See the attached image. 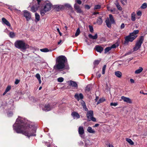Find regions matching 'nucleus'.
<instances>
[{"mask_svg":"<svg viewBox=\"0 0 147 147\" xmlns=\"http://www.w3.org/2000/svg\"><path fill=\"white\" fill-rule=\"evenodd\" d=\"M98 99V96H97L96 97V98L95 99V100L96 101H97Z\"/></svg>","mask_w":147,"mask_h":147,"instance_id":"nucleus-60","label":"nucleus"},{"mask_svg":"<svg viewBox=\"0 0 147 147\" xmlns=\"http://www.w3.org/2000/svg\"><path fill=\"white\" fill-rule=\"evenodd\" d=\"M90 8V7L88 5H85V8L86 9H89Z\"/></svg>","mask_w":147,"mask_h":147,"instance_id":"nucleus-50","label":"nucleus"},{"mask_svg":"<svg viewBox=\"0 0 147 147\" xmlns=\"http://www.w3.org/2000/svg\"><path fill=\"white\" fill-rule=\"evenodd\" d=\"M35 19L37 20V22L38 21L40 20V17L39 15L36 13H35Z\"/></svg>","mask_w":147,"mask_h":147,"instance_id":"nucleus-31","label":"nucleus"},{"mask_svg":"<svg viewBox=\"0 0 147 147\" xmlns=\"http://www.w3.org/2000/svg\"><path fill=\"white\" fill-rule=\"evenodd\" d=\"M109 147H114L113 146L112 144H109Z\"/></svg>","mask_w":147,"mask_h":147,"instance_id":"nucleus-63","label":"nucleus"},{"mask_svg":"<svg viewBox=\"0 0 147 147\" xmlns=\"http://www.w3.org/2000/svg\"><path fill=\"white\" fill-rule=\"evenodd\" d=\"M65 6L69 8L71 10L73 11V9L70 5L69 4H67L65 5Z\"/></svg>","mask_w":147,"mask_h":147,"instance_id":"nucleus-40","label":"nucleus"},{"mask_svg":"<svg viewBox=\"0 0 147 147\" xmlns=\"http://www.w3.org/2000/svg\"><path fill=\"white\" fill-rule=\"evenodd\" d=\"M100 63V61L97 60H95L94 62V64L95 66L97 65Z\"/></svg>","mask_w":147,"mask_h":147,"instance_id":"nucleus-41","label":"nucleus"},{"mask_svg":"<svg viewBox=\"0 0 147 147\" xmlns=\"http://www.w3.org/2000/svg\"><path fill=\"white\" fill-rule=\"evenodd\" d=\"M20 80H19L18 79H16V80L15 82V84H17L19 83V82H20Z\"/></svg>","mask_w":147,"mask_h":147,"instance_id":"nucleus-53","label":"nucleus"},{"mask_svg":"<svg viewBox=\"0 0 147 147\" xmlns=\"http://www.w3.org/2000/svg\"><path fill=\"white\" fill-rule=\"evenodd\" d=\"M64 79L62 77H60L57 79V80L59 82H62L63 81Z\"/></svg>","mask_w":147,"mask_h":147,"instance_id":"nucleus-42","label":"nucleus"},{"mask_svg":"<svg viewBox=\"0 0 147 147\" xmlns=\"http://www.w3.org/2000/svg\"><path fill=\"white\" fill-rule=\"evenodd\" d=\"M144 38L143 36H141L139 38L136 42L135 46L133 48V50L134 51H136L140 49L141 47V45L144 41Z\"/></svg>","mask_w":147,"mask_h":147,"instance_id":"nucleus-6","label":"nucleus"},{"mask_svg":"<svg viewBox=\"0 0 147 147\" xmlns=\"http://www.w3.org/2000/svg\"><path fill=\"white\" fill-rule=\"evenodd\" d=\"M117 46H116L115 44H114L112 45L111 47H110L111 48V49L112 48H116Z\"/></svg>","mask_w":147,"mask_h":147,"instance_id":"nucleus-52","label":"nucleus"},{"mask_svg":"<svg viewBox=\"0 0 147 147\" xmlns=\"http://www.w3.org/2000/svg\"><path fill=\"white\" fill-rule=\"evenodd\" d=\"M118 105V104L117 102H112L110 103V105L111 106H114L115 107Z\"/></svg>","mask_w":147,"mask_h":147,"instance_id":"nucleus-46","label":"nucleus"},{"mask_svg":"<svg viewBox=\"0 0 147 147\" xmlns=\"http://www.w3.org/2000/svg\"><path fill=\"white\" fill-rule=\"evenodd\" d=\"M2 20L3 23L5 24L8 26H10L11 25L9 22L5 18H2Z\"/></svg>","mask_w":147,"mask_h":147,"instance_id":"nucleus-16","label":"nucleus"},{"mask_svg":"<svg viewBox=\"0 0 147 147\" xmlns=\"http://www.w3.org/2000/svg\"><path fill=\"white\" fill-rule=\"evenodd\" d=\"M87 130L88 132L90 133H94L95 132L94 130L90 127H88Z\"/></svg>","mask_w":147,"mask_h":147,"instance_id":"nucleus-24","label":"nucleus"},{"mask_svg":"<svg viewBox=\"0 0 147 147\" xmlns=\"http://www.w3.org/2000/svg\"><path fill=\"white\" fill-rule=\"evenodd\" d=\"M137 15L138 16H140L139 17H137V18L138 19H139L140 18V17L141 16L142 14V12L141 11H138V12H137Z\"/></svg>","mask_w":147,"mask_h":147,"instance_id":"nucleus-43","label":"nucleus"},{"mask_svg":"<svg viewBox=\"0 0 147 147\" xmlns=\"http://www.w3.org/2000/svg\"><path fill=\"white\" fill-rule=\"evenodd\" d=\"M95 49L97 52L101 53L103 51V48L101 46H96L95 47Z\"/></svg>","mask_w":147,"mask_h":147,"instance_id":"nucleus-15","label":"nucleus"},{"mask_svg":"<svg viewBox=\"0 0 147 147\" xmlns=\"http://www.w3.org/2000/svg\"><path fill=\"white\" fill-rule=\"evenodd\" d=\"M131 145H133L134 143V142L130 139L126 138L125 139Z\"/></svg>","mask_w":147,"mask_h":147,"instance_id":"nucleus-27","label":"nucleus"},{"mask_svg":"<svg viewBox=\"0 0 147 147\" xmlns=\"http://www.w3.org/2000/svg\"><path fill=\"white\" fill-rule=\"evenodd\" d=\"M67 61V58L65 56L61 55L58 57L57 58L56 63L54 68L55 70H60L63 69L69 70V66L65 65V63Z\"/></svg>","mask_w":147,"mask_h":147,"instance_id":"nucleus-2","label":"nucleus"},{"mask_svg":"<svg viewBox=\"0 0 147 147\" xmlns=\"http://www.w3.org/2000/svg\"><path fill=\"white\" fill-rule=\"evenodd\" d=\"M99 124H96L94 126V127H97L98 126Z\"/></svg>","mask_w":147,"mask_h":147,"instance_id":"nucleus-58","label":"nucleus"},{"mask_svg":"<svg viewBox=\"0 0 147 147\" xmlns=\"http://www.w3.org/2000/svg\"><path fill=\"white\" fill-rule=\"evenodd\" d=\"M88 27H89V30H90V32L92 33L94 31V30H93V27L92 26H91V25H89Z\"/></svg>","mask_w":147,"mask_h":147,"instance_id":"nucleus-38","label":"nucleus"},{"mask_svg":"<svg viewBox=\"0 0 147 147\" xmlns=\"http://www.w3.org/2000/svg\"><path fill=\"white\" fill-rule=\"evenodd\" d=\"M71 115L75 119L76 118L77 119H78L80 117V116L79 114L76 112H73L71 113Z\"/></svg>","mask_w":147,"mask_h":147,"instance_id":"nucleus-13","label":"nucleus"},{"mask_svg":"<svg viewBox=\"0 0 147 147\" xmlns=\"http://www.w3.org/2000/svg\"><path fill=\"white\" fill-rule=\"evenodd\" d=\"M39 7V5H33L31 7V11L33 12H34L38 9Z\"/></svg>","mask_w":147,"mask_h":147,"instance_id":"nucleus-14","label":"nucleus"},{"mask_svg":"<svg viewBox=\"0 0 147 147\" xmlns=\"http://www.w3.org/2000/svg\"><path fill=\"white\" fill-rule=\"evenodd\" d=\"M15 47L22 50H26L29 48L30 46L23 40H16L14 43Z\"/></svg>","mask_w":147,"mask_h":147,"instance_id":"nucleus-3","label":"nucleus"},{"mask_svg":"<svg viewBox=\"0 0 147 147\" xmlns=\"http://www.w3.org/2000/svg\"><path fill=\"white\" fill-rule=\"evenodd\" d=\"M13 129L18 133L22 134L29 138L31 136H35L36 129L34 126L29 125L21 121H16L13 125Z\"/></svg>","mask_w":147,"mask_h":147,"instance_id":"nucleus-1","label":"nucleus"},{"mask_svg":"<svg viewBox=\"0 0 147 147\" xmlns=\"http://www.w3.org/2000/svg\"><path fill=\"white\" fill-rule=\"evenodd\" d=\"M115 4L116 5L117 7L119 10L121 11L122 10V8L121 7L119 3L118 2V0H116Z\"/></svg>","mask_w":147,"mask_h":147,"instance_id":"nucleus-18","label":"nucleus"},{"mask_svg":"<svg viewBox=\"0 0 147 147\" xmlns=\"http://www.w3.org/2000/svg\"><path fill=\"white\" fill-rule=\"evenodd\" d=\"M115 76L118 78H120L122 77V74L120 71H116L115 72Z\"/></svg>","mask_w":147,"mask_h":147,"instance_id":"nucleus-17","label":"nucleus"},{"mask_svg":"<svg viewBox=\"0 0 147 147\" xmlns=\"http://www.w3.org/2000/svg\"><path fill=\"white\" fill-rule=\"evenodd\" d=\"M115 9H111L110 10L112 12H113V13H115Z\"/></svg>","mask_w":147,"mask_h":147,"instance_id":"nucleus-57","label":"nucleus"},{"mask_svg":"<svg viewBox=\"0 0 147 147\" xmlns=\"http://www.w3.org/2000/svg\"><path fill=\"white\" fill-rule=\"evenodd\" d=\"M56 28L57 30V31L59 33V32H60V31L59 28H58L57 27H56Z\"/></svg>","mask_w":147,"mask_h":147,"instance_id":"nucleus-62","label":"nucleus"},{"mask_svg":"<svg viewBox=\"0 0 147 147\" xmlns=\"http://www.w3.org/2000/svg\"><path fill=\"white\" fill-rule=\"evenodd\" d=\"M139 31L138 30H136L134 31L133 32L130 33L129 35L126 36L125 37V40L126 42H132L137 37V35L139 33Z\"/></svg>","mask_w":147,"mask_h":147,"instance_id":"nucleus-4","label":"nucleus"},{"mask_svg":"<svg viewBox=\"0 0 147 147\" xmlns=\"http://www.w3.org/2000/svg\"><path fill=\"white\" fill-rule=\"evenodd\" d=\"M121 98L125 102L129 103H131L132 102V100L126 97L123 96L121 97Z\"/></svg>","mask_w":147,"mask_h":147,"instance_id":"nucleus-10","label":"nucleus"},{"mask_svg":"<svg viewBox=\"0 0 147 147\" xmlns=\"http://www.w3.org/2000/svg\"><path fill=\"white\" fill-rule=\"evenodd\" d=\"M51 108L49 104L46 105L45 106L44 110L46 111H49L51 110Z\"/></svg>","mask_w":147,"mask_h":147,"instance_id":"nucleus-21","label":"nucleus"},{"mask_svg":"<svg viewBox=\"0 0 147 147\" xmlns=\"http://www.w3.org/2000/svg\"><path fill=\"white\" fill-rule=\"evenodd\" d=\"M11 89V86H8L6 89L5 90L6 92H8Z\"/></svg>","mask_w":147,"mask_h":147,"instance_id":"nucleus-47","label":"nucleus"},{"mask_svg":"<svg viewBox=\"0 0 147 147\" xmlns=\"http://www.w3.org/2000/svg\"><path fill=\"white\" fill-rule=\"evenodd\" d=\"M143 69L142 67H140L139 69L136 70L135 71V74H138L141 73L143 71Z\"/></svg>","mask_w":147,"mask_h":147,"instance_id":"nucleus-25","label":"nucleus"},{"mask_svg":"<svg viewBox=\"0 0 147 147\" xmlns=\"http://www.w3.org/2000/svg\"><path fill=\"white\" fill-rule=\"evenodd\" d=\"M24 16L26 18L27 21H28L31 18V15L30 12L27 10L24 11Z\"/></svg>","mask_w":147,"mask_h":147,"instance_id":"nucleus-8","label":"nucleus"},{"mask_svg":"<svg viewBox=\"0 0 147 147\" xmlns=\"http://www.w3.org/2000/svg\"><path fill=\"white\" fill-rule=\"evenodd\" d=\"M81 104L83 108L85 109V111H88V109L86 106L85 102L83 101L81 103Z\"/></svg>","mask_w":147,"mask_h":147,"instance_id":"nucleus-30","label":"nucleus"},{"mask_svg":"<svg viewBox=\"0 0 147 147\" xmlns=\"http://www.w3.org/2000/svg\"><path fill=\"white\" fill-rule=\"evenodd\" d=\"M38 80L39 81V83L40 84H41V81L40 79Z\"/></svg>","mask_w":147,"mask_h":147,"instance_id":"nucleus-64","label":"nucleus"},{"mask_svg":"<svg viewBox=\"0 0 147 147\" xmlns=\"http://www.w3.org/2000/svg\"><path fill=\"white\" fill-rule=\"evenodd\" d=\"M111 48L110 47H107L105 49V53H106L108 52L109 51L111 50Z\"/></svg>","mask_w":147,"mask_h":147,"instance_id":"nucleus-34","label":"nucleus"},{"mask_svg":"<svg viewBox=\"0 0 147 147\" xmlns=\"http://www.w3.org/2000/svg\"><path fill=\"white\" fill-rule=\"evenodd\" d=\"M40 51H41L44 52H49V50L48 49L46 48L41 49H40Z\"/></svg>","mask_w":147,"mask_h":147,"instance_id":"nucleus-33","label":"nucleus"},{"mask_svg":"<svg viewBox=\"0 0 147 147\" xmlns=\"http://www.w3.org/2000/svg\"><path fill=\"white\" fill-rule=\"evenodd\" d=\"M93 112L92 111H90L88 112L86 114V116L89 121L91 120L93 121H96V119L93 117Z\"/></svg>","mask_w":147,"mask_h":147,"instance_id":"nucleus-7","label":"nucleus"},{"mask_svg":"<svg viewBox=\"0 0 147 147\" xmlns=\"http://www.w3.org/2000/svg\"><path fill=\"white\" fill-rule=\"evenodd\" d=\"M88 36L89 37L93 39H96L98 38V35L97 34H95L94 36H92V34H90L88 35Z\"/></svg>","mask_w":147,"mask_h":147,"instance_id":"nucleus-19","label":"nucleus"},{"mask_svg":"<svg viewBox=\"0 0 147 147\" xmlns=\"http://www.w3.org/2000/svg\"><path fill=\"white\" fill-rule=\"evenodd\" d=\"M106 99L104 97H102L101 98H100L98 101L97 102V105H98L100 103H102L104 101H105Z\"/></svg>","mask_w":147,"mask_h":147,"instance_id":"nucleus-28","label":"nucleus"},{"mask_svg":"<svg viewBox=\"0 0 147 147\" xmlns=\"http://www.w3.org/2000/svg\"><path fill=\"white\" fill-rule=\"evenodd\" d=\"M140 93H142L143 94H144V95L146 94V95H147V93H145L144 92H142V91H140Z\"/></svg>","mask_w":147,"mask_h":147,"instance_id":"nucleus-59","label":"nucleus"},{"mask_svg":"<svg viewBox=\"0 0 147 147\" xmlns=\"http://www.w3.org/2000/svg\"><path fill=\"white\" fill-rule=\"evenodd\" d=\"M70 85L72 86L75 88H77L78 85L75 82L73 81H70Z\"/></svg>","mask_w":147,"mask_h":147,"instance_id":"nucleus-20","label":"nucleus"},{"mask_svg":"<svg viewBox=\"0 0 147 147\" xmlns=\"http://www.w3.org/2000/svg\"><path fill=\"white\" fill-rule=\"evenodd\" d=\"M80 30L79 28H78L76 31V33L75 34V36H78L80 34Z\"/></svg>","mask_w":147,"mask_h":147,"instance_id":"nucleus-37","label":"nucleus"},{"mask_svg":"<svg viewBox=\"0 0 147 147\" xmlns=\"http://www.w3.org/2000/svg\"><path fill=\"white\" fill-rule=\"evenodd\" d=\"M62 42V40H60V41L58 42V44H60Z\"/></svg>","mask_w":147,"mask_h":147,"instance_id":"nucleus-61","label":"nucleus"},{"mask_svg":"<svg viewBox=\"0 0 147 147\" xmlns=\"http://www.w3.org/2000/svg\"><path fill=\"white\" fill-rule=\"evenodd\" d=\"M35 77L38 79V80L40 79V75L38 74H36L35 76Z\"/></svg>","mask_w":147,"mask_h":147,"instance_id":"nucleus-49","label":"nucleus"},{"mask_svg":"<svg viewBox=\"0 0 147 147\" xmlns=\"http://www.w3.org/2000/svg\"><path fill=\"white\" fill-rule=\"evenodd\" d=\"M75 98L79 101L80 99H82L83 98V96L82 93H80L79 94H76L74 96Z\"/></svg>","mask_w":147,"mask_h":147,"instance_id":"nucleus-11","label":"nucleus"},{"mask_svg":"<svg viewBox=\"0 0 147 147\" xmlns=\"http://www.w3.org/2000/svg\"><path fill=\"white\" fill-rule=\"evenodd\" d=\"M99 13V12H94L93 14H92V15H95L96 14H98Z\"/></svg>","mask_w":147,"mask_h":147,"instance_id":"nucleus-56","label":"nucleus"},{"mask_svg":"<svg viewBox=\"0 0 147 147\" xmlns=\"http://www.w3.org/2000/svg\"><path fill=\"white\" fill-rule=\"evenodd\" d=\"M125 27V25L124 23H122L120 27V28L121 29H123Z\"/></svg>","mask_w":147,"mask_h":147,"instance_id":"nucleus-51","label":"nucleus"},{"mask_svg":"<svg viewBox=\"0 0 147 147\" xmlns=\"http://www.w3.org/2000/svg\"><path fill=\"white\" fill-rule=\"evenodd\" d=\"M105 22L106 23V25H107V26L108 27L110 28V27H111V24L110 23V21L109 20V19L108 18H107V19L106 20H105Z\"/></svg>","mask_w":147,"mask_h":147,"instance_id":"nucleus-22","label":"nucleus"},{"mask_svg":"<svg viewBox=\"0 0 147 147\" xmlns=\"http://www.w3.org/2000/svg\"><path fill=\"white\" fill-rule=\"evenodd\" d=\"M74 7L77 13H83V11L81 10L80 6L77 3H76L74 4Z\"/></svg>","mask_w":147,"mask_h":147,"instance_id":"nucleus-9","label":"nucleus"},{"mask_svg":"<svg viewBox=\"0 0 147 147\" xmlns=\"http://www.w3.org/2000/svg\"><path fill=\"white\" fill-rule=\"evenodd\" d=\"M136 14L134 12H133L131 14V20L135 21L136 19Z\"/></svg>","mask_w":147,"mask_h":147,"instance_id":"nucleus-26","label":"nucleus"},{"mask_svg":"<svg viewBox=\"0 0 147 147\" xmlns=\"http://www.w3.org/2000/svg\"><path fill=\"white\" fill-rule=\"evenodd\" d=\"M109 18L112 24L114 23H115V21L113 16L111 14H110L109 15Z\"/></svg>","mask_w":147,"mask_h":147,"instance_id":"nucleus-29","label":"nucleus"},{"mask_svg":"<svg viewBox=\"0 0 147 147\" xmlns=\"http://www.w3.org/2000/svg\"><path fill=\"white\" fill-rule=\"evenodd\" d=\"M101 7L100 5H95L94 6V10L99 9H100Z\"/></svg>","mask_w":147,"mask_h":147,"instance_id":"nucleus-32","label":"nucleus"},{"mask_svg":"<svg viewBox=\"0 0 147 147\" xmlns=\"http://www.w3.org/2000/svg\"><path fill=\"white\" fill-rule=\"evenodd\" d=\"M38 2V4L36 5L37 6L39 5V6L40 3L41 2V0H36Z\"/></svg>","mask_w":147,"mask_h":147,"instance_id":"nucleus-54","label":"nucleus"},{"mask_svg":"<svg viewBox=\"0 0 147 147\" xmlns=\"http://www.w3.org/2000/svg\"><path fill=\"white\" fill-rule=\"evenodd\" d=\"M9 36L11 38H13L15 36V33L13 32H10L9 34Z\"/></svg>","mask_w":147,"mask_h":147,"instance_id":"nucleus-35","label":"nucleus"},{"mask_svg":"<svg viewBox=\"0 0 147 147\" xmlns=\"http://www.w3.org/2000/svg\"><path fill=\"white\" fill-rule=\"evenodd\" d=\"M106 65H104L102 67V74H105V70L106 69Z\"/></svg>","mask_w":147,"mask_h":147,"instance_id":"nucleus-44","label":"nucleus"},{"mask_svg":"<svg viewBox=\"0 0 147 147\" xmlns=\"http://www.w3.org/2000/svg\"><path fill=\"white\" fill-rule=\"evenodd\" d=\"M51 4L49 2L46 3L43 8H42L40 10V13L41 15L43 16L47 11H49L51 9Z\"/></svg>","mask_w":147,"mask_h":147,"instance_id":"nucleus-5","label":"nucleus"},{"mask_svg":"<svg viewBox=\"0 0 147 147\" xmlns=\"http://www.w3.org/2000/svg\"><path fill=\"white\" fill-rule=\"evenodd\" d=\"M78 133L80 135H82L84 133V128L82 126H80L78 128Z\"/></svg>","mask_w":147,"mask_h":147,"instance_id":"nucleus-12","label":"nucleus"},{"mask_svg":"<svg viewBox=\"0 0 147 147\" xmlns=\"http://www.w3.org/2000/svg\"><path fill=\"white\" fill-rule=\"evenodd\" d=\"M130 81L131 83H134V81L132 79H131L130 80Z\"/></svg>","mask_w":147,"mask_h":147,"instance_id":"nucleus-55","label":"nucleus"},{"mask_svg":"<svg viewBox=\"0 0 147 147\" xmlns=\"http://www.w3.org/2000/svg\"><path fill=\"white\" fill-rule=\"evenodd\" d=\"M91 86L90 85H88L86 88V91L87 92H89L90 90Z\"/></svg>","mask_w":147,"mask_h":147,"instance_id":"nucleus-36","label":"nucleus"},{"mask_svg":"<svg viewBox=\"0 0 147 147\" xmlns=\"http://www.w3.org/2000/svg\"><path fill=\"white\" fill-rule=\"evenodd\" d=\"M101 18V17L99 16L97 20L96 23L99 25L101 24L102 23L103 21Z\"/></svg>","mask_w":147,"mask_h":147,"instance_id":"nucleus-23","label":"nucleus"},{"mask_svg":"<svg viewBox=\"0 0 147 147\" xmlns=\"http://www.w3.org/2000/svg\"><path fill=\"white\" fill-rule=\"evenodd\" d=\"M75 1L76 3H78L79 5H80L82 3V1L80 0H76Z\"/></svg>","mask_w":147,"mask_h":147,"instance_id":"nucleus-48","label":"nucleus"},{"mask_svg":"<svg viewBox=\"0 0 147 147\" xmlns=\"http://www.w3.org/2000/svg\"><path fill=\"white\" fill-rule=\"evenodd\" d=\"M147 7V4L146 3H144L142 4L141 8L142 9H145Z\"/></svg>","mask_w":147,"mask_h":147,"instance_id":"nucleus-39","label":"nucleus"},{"mask_svg":"<svg viewBox=\"0 0 147 147\" xmlns=\"http://www.w3.org/2000/svg\"><path fill=\"white\" fill-rule=\"evenodd\" d=\"M121 1L123 5H125L127 3V0H121Z\"/></svg>","mask_w":147,"mask_h":147,"instance_id":"nucleus-45","label":"nucleus"}]
</instances>
